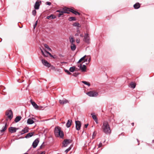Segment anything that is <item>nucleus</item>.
I'll return each mask as SVG.
<instances>
[{
    "instance_id": "obj_1",
    "label": "nucleus",
    "mask_w": 154,
    "mask_h": 154,
    "mask_svg": "<svg viewBox=\"0 0 154 154\" xmlns=\"http://www.w3.org/2000/svg\"><path fill=\"white\" fill-rule=\"evenodd\" d=\"M102 129L103 131L106 134H110L111 132L109 125L107 121H105L103 122Z\"/></svg>"
},
{
    "instance_id": "obj_2",
    "label": "nucleus",
    "mask_w": 154,
    "mask_h": 154,
    "mask_svg": "<svg viewBox=\"0 0 154 154\" xmlns=\"http://www.w3.org/2000/svg\"><path fill=\"white\" fill-rule=\"evenodd\" d=\"M54 133L56 136L61 138H63L64 136L63 132L62 131L61 128L59 126H57L55 127Z\"/></svg>"
},
{
    "instance_id": "obj_3",
    "label": "nucleus",
    "mask_w": 154,
    "mask_h": 154,
    "mask_svg": "<svg viewBox=\"0 0 154 154\" xmlns=\"http://www.w3.org/2000/svg\"><path fill=\"white\" fill-rule=\"evenodd\" d=\"M86 94L91 97H96L98 96V93L97 91H93L87 92Z\"/></svg>"
},
{
    "instance_id": "obj_4",
    "label": "nucleus",
    "mask_w": 154,
    "mask_h": 154,
    "mask_svg": "<svg viewBox=\"0 0 154 154\" xmlns=\"http://www.w3.org/2000/svg\"><path fill=\"white\" fill-rule=\"evenodd\" d=\"M42 64L45 66L49 67L50 66H51L52 69H54V67L52 66H51V64L49 63L47 60L42 59Z\"/></svg>"
},
{
    "instance_id": "obj_5",
    "label": "nucleus",
    "mask_w": 154,
    "mask_h": 154,
    "mask_svg": "<svg viewBox=\"0 0 154 154\" xmlns=\"http://www.w3.org/2000/svg\"><path fill=\"white\" fill-rule=\"evenodd\" d=\"M72 142L71 140L65 139L63 143V146L66 147Z\"/></svg>"
},
{
    "instance_id": "obj_6",
    "label": "nucleus",
    "mask_w": 154,
    "mask_h": 154,
    "mask_svg": "<svg viewBox=\"0 0 154 154\" xmlns=\"http://www.w3.org/2000/svg\"><path fill=\"white\" fill-rule=\"evenodd\" d=\"M6 115L7 116L8 118L11 120L13 117V113L11 110H8L6 112Z\"/></svg>"
},
{
    "instance_id": "obj_7",
    "label": "nucleus",
    "mask_w": 154,
    "mask_h": 154,
    "mask_svg": "<svg viewBox=\"0 0 154 154\" xmlns=\"http://www.w3.org/2000/svg\"><path fill=\"white\" fill-rule=\"evenodd\" d=\"M41 4V1H39L37 0L35 3V5L34 6V8L35 9L38 10L39 8V6Z\"/></svg>"
},
{
    "instance_id": "obj_8",
    "label": "nucleus",
    "mask_w": 154,
    "mask_h": 154,
    "mask_svg": "<svg viewBox=\"0 0 154 154\" xmlns=\"http://www.w3.org/2000/svg\"><path fill=\"white\" fill-rule=\"evenodd\" d=\"M18 129V128L11 127L9 128L8 131L12 133L15 132Z\"/></svg>"
},
{
    "instance_id": "obj_9",
    "label": "nucleus",
    "mask_w": 154,
    "mask_h": 154,
    "mask_svg": "<svg viewBox=\"0 0 154 154\" xmlns=\"http://www.w3.org/2000/svg\"><path fill=\"white\" fill-rule=\"evenodd\" d=\"M90 39L89 35L88 34H85L84 39V41L87 43H89Z\"/></svg>"
},
{
    "instance_id": "obj_10",
    "label": "nucleus",
    "mask_w": 154,
    "mask_h": 154,
    "mask_svg": "<svg viewBox=\"0 0 154 154\" xmlns=\"http://www.w3.org/2000/svg\"><path fill=\"white\" fill-rule=\"evenodd\" d=\"M39 142V139L37 138L33 142L32 146L33 148H35L37 146Z\"/></svg>"
},
{
    "instance_id": "obj_11",
    "label": "nucleus",
    "mask_w": 154,
    "mask_h": 154,
    "mask_svg": "<svg viewBox=\"0 0 154 154\" xmlns=\"http://www.w3.org/2000/svg\"><path fill=\"white\" fill-rule=\"evenodd\" d=\"M76 128L77 130H79L81 125V122L79 121H75Z\"/></svg>"
},
{
    "instance_id": "obj_12",
    "label": "nucleus",
    "mask_w": 154,
    "mask_h": 154,
    "mask_svg": "<svg viewBox=\"0 0 154 154\" xmlns=\"http://www.w3.org/2000/svg\"><path fill=\"white\" fill-rule=\"evenodd\" d=\"M79 67V68L81 69L82 72H85L86 71V66L85 65H82V64H80L79 66H78Z\"/></svg>"
},
{
    "instance_id": "obj_13",
    "label": "nucleus",
    "mask_w": 154,
    "mask_h": 154,
    "mask_svg": "<svg viewBox=\"0 0 154 154\" xmlns=\"http://www.w3.org/2000/svg\"><path fill=\"white\" fill-rule=\"evenodd\" d=\"M31 102L32 105L35 109H39L40 107H41V106H38L35 102L31 100Z\"/></svg>"
},
{
    "instance_id": "obj_14",
    "label": "nucleus",
    "mask_w": 154,
    "mask_h": 154,
    "mask_svg": "<svg viewBox=\"0 0 154 154\" xmlns=\"http://www.w3.org/2000/svg\"><path fill=\"white\" fill-rule=\"evenodd\" d=\"M71 9H72V8H67L66 7H65L63 8V12L65 13H67L69 14V12H70V10Z\"/></svg>"
},
{
    "instance_id": "obj_15",
    "label": "nucleus",
    "mask_w": 154,
    "mask_h": 154,
    "mask_svg": "<svg viewBox=\"0 0 154 154\" xmlns=\"http://www.w3.org/2000/svg\"><path fill=\"white\" fill-rule=\"evenodd\" d=\"M86 56H85L81 58L79 61L78 63H80L82 61H83L84 62H85L87 61V59H86Z\"/></svg>"
},
{
    "instance_id": "obj_16",
    "label": "nucleus",
    "mask_w": 154,
    "mask_h": 154,
    "mask_svg": "<svg viewBox=\"0 0 154 154\" xmlns=\"http://www.w3.org/2000/svg\"><path fill=\"white\" fill-rule=\"evenodd\" d=\"M56 17L55 15L54 14H51L50 15L48 16L46 19H54L56 18Z\"/></svg>"
},
{
    "instance_id": "obj_17",
    "label": "nucleus",
    "mask_w": 154,
    "mask_h": 154,
    "mask_svg": "<svg viewBox=\"0 0 154 154\" xmlns=\"http://www.w3.org/2000/svg\"><path fill=\"white\" fill-rule=\"evenodd\" d=\"M68 100L66 99H64L63 100H60L59 103L60 104L63 105L64 104L66 103H68Z\"/></svg>"
},
{
    "instance_id": "obj_18",
    "label": "nucleus",
    "mask_w": 154,
    "mask_h": 154,
    "mask_svg": "<svg viewBox=\"0 0 154 154\" xmlns=\"http://www.w3.org/2000/svg\"><path fill=\"white\" fill-rule=\"evenodd\" d=\"M34 133L33 132L29 133L27 134L25 137L26 138H29L32 137Z\"/></svg>"
},
{
    "instance_id": "obj_19",
    "label": "nucleus",
    "mask_w": 154,
    "mask_h": 154,
    "mask_svg": "<svg viewBox=\"0 0 154 154\" xmlns=\"http://www.w3.org/2000/svg\"><path fill=\"white\" fill-rule=\"evenodd\" d=\"M28 128H25L21 132V134H23L28 132Z\"/></svg>"
},
{
    "instance_id": "obj_20",
    "label": "nucleus",
    "mask_w": 154,
    "mask_h": 154,
    "mask_svg": "<svg viewBox=\"0 0 154 154\" xmlns=\"http://www.w3.org/2000/svg\"><path fill=\"white\" fill-rule=\"evenodd\" d=\"M72 122V120H68L66 124V126L67 128L69 127L71 125Z\"/></svg>"
},
{
    "instance_id": "obj_21",
    "label": "nucleus",
    "mask_w": 154,
    "mask_h": 154,
    "mask_svg": "<svg viewBox=\"0 0 154 154\" xmlns=\"http://www.w3.org/2000/svg\"><path fill=\"white\" fill-rule=\"evenodd\" d=\"M27 123L28 124H32L34 123V122L31 119L29 118L27 120Z\"/></svg>"
},
{
    "instance_id": "obj_22",
    "label": "nucleus",
    "mask_w": 154,
    "mask_h": 154,
    "mask_svg": "<svg viewBox=\"0 0 154 154\" xmlns=\"http://www.w3.org/2000/svg\"><path fill=\"white\" fill-rule=\"evenodd\" d=\"M140 7V4L139 3H137L134 5V7L135 9L139 8Z\"/></svg>"
},
{
    "instance_id": "obj_23",
    "label": "nucleus",
    "mask_w": 154,
    "mask_h": 154,
    "mask_svg": "<svg viewBox=\"0 0 154 154\" xmlns=\"http://www.w3.org/2000/svg\"><path fill=\"white\" fill-rule=\"evenodd\" d=\"M70 12H72V13L75 14V15L78 14L79 15H80V13L79 12L77 11H76L74 10L73 9H72L70 11Z\"/></svg>"
},
{
    "instance_id": "obj_24",
    "label": "nucleus",
    "mask_w": 154,
    "mask_h": 154,
    "mask_svg": "<svg viewBox=\"0 0 154 154\" xmlns=\"http://www.w3.org/2000/svg\"><path fill=\"white\" fill-rule=\"evenodd\" d=\"M8 127V125L7 123H5L4 127L2 129V130L0 131L1 133H2L5 131L7 129Z\"/></svg>"
},
{
    "instance_id": "obj_25",
    "label": "nucleus",
    "mask_w": 154,
    "mask_h": 154,
    "mask_svg": "<svg viewBox=\"0 0 154 154\" xmlns=\"http://www.w3.org/2000/svg\"><path fill=\"white\" fill-rule=\"evenodd\" d=\"M76 47L74 43L71 44V48L72 51H74L76 49Z\"/></svg>"
},
{
    "instance_id": "obj_26",
    "label": "nucleus",
    "mask_w": 154,
    "mask_h": 154,
    "mask_svg": "<svg viewBox=\"0 0 154 154\" xmlns=\"http://www.w3.org/2000/svg\"><path fill=\"white\" fill-rule=\"evenodd\" d=\"M21 119V117L20 116H17L15 119V122H17L20 121Z\"/></svg>"
},
{
    "instance_id": "obj_27",
    "label": "nucleus",
    "mask_w": 154,
    "mask_h": 154,
    "mask_svg": "<svg viewBox=\"0 0 154 154\" xmlns=\"http://www.w3.org/2000/svg\"><path fill=\"white\" fill-rule=\"evenodd\" d=\"M130 86L132 88H134L136 87V84L133 82H131L130 84Z\"/></svg>"
},
{
    "instance_id": "obj_28",
    "label": "nucleus",
    "mask_w": 154,
    "mask_h": 154,
    "mask_svg": "<svg viewBox=\"0 0 154 154\" xmlns=\"http://www.w3.org/2000/svg\"><path fill=\"white\" fill-rule=\"evenodd\" d=\"M72 25L75 26H77V27L79 28L81 27V25L78 23H74Z\"/></svg>"
},
{
    "instance_id": "obj_29",
    "label": "nucleus",
    "mask_w": 154,
    "mask_h": 154,
    "mask_svg": "<svg viewBox=\"0 0 154 154\" xmlns=\"http://www.w3.org/2000/svg\"><path fill=\"white\" fill-rule=\"evenodd\" d=\"M70 42L71 44L74 43L75 42V40L74 38L72 37H70L69 38Z\"/></svg>"
},
{
    "instance_id": "obj_30",
    "label": "nucleus",
    "mask_w": 154,
    "mask_h": 154,
    "mask_svg": "<svg viewBox=\"0 0 154 154\" xmlns=\"http://www.w3.org/2000/svg\"><path fill=\"white\" fill-rule=\"evenodd\" d=\"M91 115H92V117L93 118V119L94 120H96L97 119V116L94 115V113H92L91 114Z\"/></svg>"
},
{
    "instance_id": "obj_31",
    "label": "nucleus",
    "mask_w": 154,
    "mask_h": 154,
    "mask_svg": "<svg viewBox=\"0 0 154 154\" xmlns=\"http://www.w3.org/2000/svg\"><path fill=\"white\" fill-rule=\"evenodd\" d=\"M75 70V67L74 66L71 67L69 69V71L72 72H73Z\"/></svg>"
},
{
    "instance_id": "obj_32",
    "label": "nucleus",
    "mask_w": 154,
    "mask_h": 154,
    "mask_svg": "<svg viewBox=\"0 0 154 154\" xmlns=\"http://www.w3.org/2000/svg\"><path fill=\"white\" fill-rule=\"evenodd\" d=\"M82 82L85 84L88 85V86H89L90 85V83L88 82H87L85 81H83Z\"/></svg>"
},
{
    "instance_id": "obj_33",
    "label": "nucleus",
    "mask_w": 154,
    "mask_h": 154,
    "mask_svg": "<svg viewBox=\"0 0 154 154\" xmlns=\"http://www.w3.org/2000/svg\"><path fill=\"white\" fill-rule=\"evenodd\" d=\"M69 21L75 20L76 18L74 17H70L69 18Z\"/></svg>"
},
{
    "instance_id": "obj_34",
    "label": "nucleus",
    "mask_w": 154,
    "mask_h": 154,
    "mask_svg": "<svg viewBox=\"0 0 154 154\" xmlns=\"http://www.w3.org/2000/svg\"><path fill=\"white\" fill-rule=\"evenodd\" d=\"M97 134V132L96 131H94L93 134L92 135V138L93 139L95 137L96 135Z\"/></svg>"
},
{
    "instance_id": "obj_35",
    "label": "nucleus",
    "mask_w": 154,
    "mask_h": 154,
    "mask_svg": "<svg viewBox=\"0 0 154 154\" xmlns=\"http://www.w3.org/2000/svg\"><path fill=\"white\" fill-rule=\"evenodd\" d=\"M64 13L63 12V11H62L60 13V14L58 15V17H60V16L63 15V14Z\"/></svg>"
},
{
    "instance_id": "obj_36",
    "label": "nucleus",
    "mask_w": 154,
    "mask_h": 154,
    "mask_svg": "<svg viewBox=\"0 0 154 154\" xmlns=\"http://www.w3.org/2000/svg\"><path fill=\"white\" fill-rule=\"evenodd\" d=\"M36 11L35 10H33L32 11V14L34 15L35 16L36 15Z\"/></svg>"
},
{
    "instance_id": "obj_37",
    "label": "nucleus",
    "mask_w": 154,
    "mask_h": 154,
    "mask_svg": "<svg viewBox=\"0 0 154 154\" xmlns=\"http://www.w3.org/2000/svg\"><path fill=\"white\" fill-rule=\"evenodd\" d=\"M65 71L66 72L68 75H70L71 74V73L67 69H65Z\"/></svg>"
},
{
    "instance_id": "obj_38",
    "label": "nucleus",
    "mask_w": 154,
    "mask_h": 154,
    "mask_svg": "<svg viewBox=\"0 0 154 154\" xmlns=\"http://www.w3.org/2000/svg\"><path fill=\"white\" fill-rule=\"evenodd\" d=\"M76 30H77V31H76L77 33H78L79 34H80V30L79 29V28L77 27L76 28Z\"/></svg>"
},
{
    "instance_id": "obj_39",
    "label": "nucleus",
    "mask_w": 154,
    "mask_h": 154,
    "mask_svg": "<svg viewBox=\"0 0 154 154\" xmlns=\"http://www.w3.org/2000/svg\"><path fill=\"white\" fill-rule=\"evenodd\" d=\"M46 54L47 55L49 54L51 57H53V56L50 53L47 51H46Z\"/></svg>"
},
{
    "instance_id": "obj_40",
    "label": "nucleus",
    "mask_w": 154,
    "mask_h": 154,
    "mask_svg": "<svg viewBox=\"0 0 154 154\" xmlns=\"http://www.w3.org/2000/svg\"><path fill=\"white\" fill-rule=\"evenodd\" d=\"M0 87H1V88L3 90V91L4 92H5V91H4V90L5 89V87L2 86H1Z\"/></svg>"
},
{
    "instance_id": "obj_41",
    "label": "nucleus",
    "mask_w": 154,
    "mask_h": 154,
    "mask_svg": "<svg viewBox=\"0 0 154 154\" xmlns=\"http://www.w3.org/2000/svg\"><path fill=\"white\" fill-rule=\"evenodd\" d=\"M46 51H47L46 50H45V52L44 53V54H43V55L45 57H48V55H47L46 54Z\"/></svg>"
},
{
    "instance_id": "obj_42",
    "label": "nucleus",
    "mask_w": 154,
    "mask_h": 154,
    "mask_svg": "<svg viewBox=\"0 0 154 154\" xmlns=\"http://www.w3.org/2000/svg\"><path fill=\"white\" fill-rule=\"evenodd\" d=\"M37 23H38V20H37L36 21L35 24L34 25L33 27H34V29H35V27L37 25Z\"/></svg>"
},
{
    "instance_id": "obj_43",
    "label": "nucleus",
    "mask_w": 154,
    "mask_h": 154,
    "mask_svg": "<svg viewBox=\"0 0 154 154\" xmlns=\"http://www.w3.org/2000/svg\"><path fill=\"white\" fill-rule=\"evenodd\" d=\"M46 5H51V2H47L46 3Z\"/></svg>"
},
{
    "instance_id": "obj_44",
    "label": "nucleus",
    "mask_w": 154,
    "mask_h": 154,
    "mask_svg": "<svg viewBox=\"0 0 154 154\" xmlns=\"http://www.w3.org/2000/svg\"><path fill=\"white\" fill-rule=\"evenodd\" d=\"M44 46L45 48H48L49 47L48 45H47L46 44H44Z\"/></svg>"
},
{
    "instance_id": "obj_45",
    "label": "nucleus",
    "mask_w": 154,
    "mask_h": 154,
    "mask_svg": "<svg viewBox=\"0 0 154 154\" xmlns=\"http://www.w3.org/2000/svg\"><path fill=\"white\" fill-rule=\"evenodd\" d=\"M76 42L77 43H79L80 42V40L79 39H77L76 40Z\"/></svg>"
},
{
    "instance_id": "obj_46",
    "label": "nucleus",
    "mask_w": 154,
    "mask_h": 154,
    "mask_svg": "<svg viewBox=\"0 0 154 154\" xmlns=\"http://www.w3.org/2000/svg\"><path fill=\"white\" fill-rule=\"evenodd\" d=\"M78 74H79L78 73H75L74 74V76H76Z\"/></svg>"
},
{
    "instance_id": "obj_47",
    "label": "nucleus",
    "mask_w": 154,
    "mask_h": 154,
    "mask_svg": "<svg viewBox=\"0 0 154 154\" xmlns=\"http://www.w3.org/2000/svg\"><path fill=\"white\" fill-rule=\"evenodd\" d=\"M102 145V144L101 143H100L99 145V147H101Z\"/></svg>"
},
{
    "instance_id": "obj_48",
    "label": "nucleus",
    "mask_w": 154,
    "mask_h": 154,
    "mask_svg": "<svg viewBox=\"0 0 154 154\" xmlns=\"http://www.w3.org/2000/svg\"><path fill=\"white\" fill-rule=\"evenodd\" d=\"M41 50V53H42V54H44V53H45L41 49H40Z\"/></svg>"
},
{
    "instance_id": "obj_49",
    "label": "nucleus",
    "mask_w": 154,
    "mask_h": 154,
    "mask_svg": "<svg viewBox=\"0 0 154 154\" xmlns=\"http://www.w3.org/2000/svg\"><path fill=\"white\" fill-rule=\"evenodd\" d=\"M88 124H85V128H87L88 127Z\"/></svg>"
},
{
    "instance_id": "obj_50",
    "label": "nucleus",
    "mask_w": 154,
    "mask_h": 154,
    "mask_svg": "<svg viewBox=\"0 0 154 154\" xmlns=\"http://www.w3.org/2000/svg\"><path fill=\"white\" fill-rule=\"evenodd\" d=\"M94 121H95V122H96V123H97V124H98V120H97V119L96 120H94Z\"/></svg>"
},
{
    "instance_id": "obj_51",
    "label": "nucleus",
    "mask_w": 154,
    "mask_h": 154,
    "mask_svg": "<svg viewBox=\"0 0 154 154\" xmlns=\"http://www.w3.org/2000/svg\"><path fill=\"white\" fill-rule=\"evenodd\" d=\"M71 149V147H69L67 149L68 151H69Z\"/></svg>"
},
{
    "instance_id": "obj_52",
    "label": "nucleus",
    "mask_w": 154,
    "mask_h": 154,
    "mask_svg": "<svg viewBox=\"0 0 154 154\" xmlns=\"http://www.w3.org/2000/svg\"><path fill=\"white\" fill-rule=\"evenodd\" d=\"M69 152V151L66 149L65 151V152L66 153H67L68 152Z\"/></svg>"
},
{
    "instance_id": "obj_53",
    "label": "nucleus",
    "mask_w": 154,
    "mask_h": 154,
    "mask_svg": "<svg viewBox=\"0 0 154 154\" xmlns=\"http://www.w3.org/2000/svg\"><path fill=\"white\" fill-rule=\"evenodd\" d=\"M79 33H76L75 34V36H78V35H79Z\"/></svg>"
},
{
    "instance_id": "obj_54",
    "label": "nucleus",
    "mask_w": 154,
    "mask_h": 154,
    "mask_svg": "<svg viewBox=\"0 0 154 154\" xmlns=\"http://www.w3.org/2000/svg\"><path fill=\"white\" fill-rule=\"evenodd\" d=\"M48 50L49 51H51V49L49 47H48V48H47Z\"/></svg>"
},
{
    "instance_id": "obj_55",
    "label": "nucleus",
    "mask_w": 154,
    "mask_h": 154,
    "mask_svg": "<svg viewBox=\"0 0 154 154\" xmlns=\"http://www.w3.org/2000/svg\"><path fill=\"white\" fill-rule=\"evenodd\" d=\"M80 36L81 37H83V35L82 34H80Z\"/></svg>"
},
{
    "instance_id": "obj_56",
    "label": "nucleus",
    "mask_w": 154,
    "mask_h": 154,
    "mask_svg": "<svg viewBox=\"0 0 154 154\" xmlns=\"http://www.w3.org/2000/svg\"><path fill=\"white\" fill-rule=\"evenodd\" d=\"M60 11V10H57V12H59L60 13L61 12V11Z\"/></svg>"
},
{
    "instance_id": "obj_57",
    "label": "nucleus",
    "mask_w": 154,
    "mask_h": 154,
    "mask_svg": "<svg viewBox=\"0 0 154 154\" xmlns=\"http://www.w3.org/2000/svg\"><path fill=\"white\" fill-rule=\"evenodd\" d=\"M45 152H43L41 153V154H45Z\"/></svg>"
},
{
    "instance_id": "obj_58",
    "label": "nucleus",
    "mask_w": 154,
    "mask_h": 154,
    "mask_svg": "<svg viewBox=\"0 0 154 154\" xmlns=\"http://www.w3.org/2000/svg\"><path fill=\"white\" fill-rule=\"evenodd\" d=\"M79 70V69H75V70L77 71H78Z\"/></svg>"
},
{
    "instance_id": "obj_59",
    "label": "nucleus",
    "mask_w": 154,
    "mask_h": 154,
    "mask_svg": "<svg viewBox=\"0 0 154 154\" xmlns=\"http://www.w3.org/2000/svg\"><path fill=\"white\" fill-rule=\"evenodd\" d=\"M131 125H132L133 126L134 125V123H131Z\"/></svg>"
},
{
    "instance_id": "obj_60",
    "label": "nucleus",
    "mask_w": 154,
    "mask_h": 154,
    "mask_svg": "<svg viewBox=\"0 0 154 154\" xmlns=\"http://www.w3.org/2000/svg\"><path fill=\"white\" fill-rule=\"evenodd\" d=\"M90 60H91V58H90L89 59V60H88V61H89V62L90 61Z\"/></svg>"
},
{
    "instance_id": "obj_61",
    "label": "nucleus",
    "mask_w": 154,
    "mask_h": 154,
    "mask_svg": "<svg viewBox=\"0 0 154 154\" xmlns=\"http://www.w3.org/2000/svg\"><path fill=\"white\" fill-rule=\"evenodd\" d=\"M42 146H40V148H42Z\"/></svg>"
},
{
    "instance_id": "obj_62",
    "label": "nucleus",
    "mask_w": 154,
    "mask_h": 154,
    "mask_svg": "<svg viewBox=\"0 0 154 154\" xmlns=\"http://www.w3.org/2000/svg\"><path fill=\"white\" fill-rule=\"evenodd\" d=\"M52 57L53 58H55V57H54L53 56V57Z\"/></svg>"
},
{
    "instance_id": "obj_63",
    "label": "nucleus",
    "mask_w": 154,
    "mask_h": 154,
    "mask_svg": "<svg viewBox=\"0 0 154 154\" xmlns=\"http://www.w3.org/2000/svg\"><path fill=\"white\" fill-rule=\"evenodd\" d=\"M6 120H7H7H8V119H6Z\"/></svg>"
},
{
    "instance_id": "obj_64",
    "label": "nucleus",
    "mask_w": 154,
    "mask_h": 154,
    "mask_svg": "<svg viewBox=\"0 0 154 154\" xmlns=\"http://www.w3.org/2000/svg\"><path fill=\"white\" fill-rule=\"evenodd\" d=\"M63 63H66V62H63Z\"/></svg>"
}]
</instances>
